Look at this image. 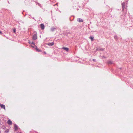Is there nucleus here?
Returning <instances> with one entry per match:
<instances>
[{"mask_svg": "<svg viewBox=\"0 0 133 133\" xmlns=\"http://www.w3.org/2000/svg\"><path fill=\"white\" fill-rule=\"evenodd\" d=\"M114 39L115 40H117V37L116 36H114Z\"/></svg>", "mask_w": 133, "mask_h": 133, "instance_id": "2eb2a0df", "label": "nucleus"}, {"mask_svg": "<svg viewBox=\"0 0 133 133\" xmlns=\"http://www.w3.org/2000/svg\"><path fill=\"white\" fill-rule=\"evenodd\" d=\"M55 29V28L54 27H52L51 28V30L52 31H54Z\"/></svg>", "mask_w": 133, "mask_h": 133, "instance_id": "f8f14e48", "label": "nucleus"}, {"mask_svg": "<svg viewBox=\"0 0 133 133\" xmlns=\"http://www.w3.org/2000/svg\"><path fill=\"white\" fill-rule=\"evenodd\" d=\"M108 63L109 64H112V62L111 61H109L108 62Z\"/></svg>", "mask_w": 133, "mask_h": 133, "instance_id": "ddd939ff", "label": "nucleus"}, {"mask_svg": "<svg viewBox=\"0 0 133 133\" xmlns=\"http://www.w3.org/2000/svg\"><path fill=\"white\" fill-rule=\"evenodd\" d=\"M89 38L91 39L92 41L93 39V37L92 36H90L89 37Z\"/></svg>", "mask_w": 133, "mask_h": 133, "instance_id": "4468645a", "label": "nucleus"}, {"mask_svg": "<svg viewBox=\"0 0 133 133\" xmlns=\"http://www.w3.org/2000/svg\"><path fill=\"white\" fill-rule=\"evenodd\" d=\"M1 33V31H0V33Z\"/></svg>", "mask_w": 133, "mask_h": 133, "instance_id": "5701e85b", "label": "nucleus"}, {"mask_svg": "<svg viewBox=\"0 0 133 133\" xmlns=\"http://www.w3.org/2000/svg\"><path fill=\"white\" fill-rule=\"evenodd\" d=\"M2 105V104H0V107H1V105Z\"/></svg>", "mask_w": 133, "mask_h": 133, "instance_id": "6ab92c4d", "label": "nucleus"}, {"mask_svg": "<svg viewBox=\"0 0 133 133\" xmlns=\"http://www.w3.org/2000/svg\"><path fill=\"white\" fill-rule=\"evenodd\" d=\"M93 61H95V59H93Z\"/></svg>", "mask_w": 133, "mask_h": 133, "instance_id": "412c9836", "label": "nucleus"}, {"mask_svg": "<svg viewBox=\"0 0 133 133\" xmlns=\"http://www.w3.org/2000/svg\"><path fill=\"white\" fill-rule=\"evenodd\" d=\"M46 44L49 46H52L54 44V43L52 42L51 43H47Z\"/></svg>", "mask_w": 133, "mask_h": 133, "instance_id": "423d86ee", "label": "nucleus"}, {"mask_svg": "<svg viewBox=\"0 0 133 133\" xmlns=\"http://www.w3.org/2000/svg\"><path fill=\"white\" fill-rule=\"evenodd\" d=\"M31 46L32 47H33V48H35V47L34 46Z\"/></svg>", "mask_w": 133, "mask_h": 133, "instance_id": "aec40b11", "label": "nucleus"}, {"mask_svg": "<svg viewBox=\"0 0 133 133\" xmlns=\"http://www.w3.org/2000/svg\"><path fill=\"white\" fill-rule=\"evenodd\" d=\"M14 128L15 130H16L18 129V127L15 124H14Z\"/></svg>", "mask_w": 133, "mask_h": 133, "instance_id": "0eeeda50", "label": "nucleus"}, {"mask_svg": "<svg viewBox=\"0 0 133 133\" xmlns=\"http://www.w3.org/2000/svg\"><path fill=\"white\" fill-rule=\"evenodd\" d=\"M8 124L9 125H11L12 124V121L10 119L8 120L7 121Z\"/></svg>", "mask_w": 133, "mask_h": 133, "instance_id": "39448f33", "label": "nucleus"}, {"mask_svg": "<svg viewBox=\"0 0 133 133\" xmlns=\"http://www.w3.org/2000/svg\"><path fill=\"white\" fill-rule=\"evenodd\" d=\"M35 49L36 51H37L38 52H40L41 51V50L39 49L36 46H35Z\"/></svg>", "mask_w": 133, "mask_h": 133, "instance_id": "1a4fd4ad", "label": "nucleus"}, {"mask_svg": "<svg viewBox=\"0 0 133 133\" xmlns=\"http://www.w3.org/2000/svg\"><path fill=\"white\" fill-rule=\"evenodd\" d=\"M122 11L124 10V8H125V3L124 2H123L122 4Z\"/></svg>", "mask_w": 133, "mask_h": 133, "instance_id": "f03ea898", "label": "nucleus"}, {"mask_svg": "<svg viewBox=\"0 0 133 133\" xmlns=\"http://www.w3.org/2000/svg\"><path fill=\"white\" fill-rule=\"evenodd\" d=\"M62 49H64L66 51H68L69 50V49L66 47H63L62 48Z\"/></svg>", "mask_w": 133, "mask_h": 133, "instance_id": "6e6552de", "label": "nucleus"}, {"mask_svg": "<svg viewBox=\"0 0 133 133\" xmlns=\"http://www.w3.org/2000/svg\"><path fill=\"white\" fill-rule=\"evenodd\" d=\"M44 54H46V52H44Z\"/></svg>", "mask_w": 133, "mask_h": 133, "instance_id": "4be33fe9", "label": "nucleus"}, {"mask_svg": "<svg viewBox=\"0 0 133 133\" xmlns=\"http://www.w3.org/2000/svg\"><path fill=\"white\" fill-rule=\"evenodd\" d=\"M31 41H29V44H31Z\"/></svg>", "mask_w": 133, "mask_h": 133, "instance_id": "f3484780", "label": "nucleus"}, {"mask_svg": "<svg viewBox=\"0 0 133 133\" xmlns=\"http://www.w3.org/2000/svg\"><path fill=\"white\" fill-rule=\"evenodd\" d=\"M37 38V34H35L34 35L33 37V39L34 40H36Z\"/></svg>", "mask_w": 133, "mask_h": 133, "instance_id": "f257e3e1", "label": "nucleus"}, {"mask_svg": "<svg viewBox=\"0 0 133 133\" xmlns=\"http://www.w3.org/2000/svg\"><path fill=\"white\" fill-rule=\"evenodd\" d=\"M1 107L2 108L4 109L5 110V105H4L3 104H2Z\"/></svg>", "mask_w": 133, "mask_h": 133, "instance_id": "9d476101", "label": "nucleus"}, {"mask_svg": "<svg viewBox=\"0 0 133 133\" xmlns=\"http://www.w3.org/2000/svg\"><path fill=\"white\" fill-rule=\"evenodd\" d=\"M13 32H14L15 33L16 32V30L15 29H14L13 30Z\"/></svg>", "mask_w": 133, "mask_h": 133, "instance_id": "a211bd4d", "label": "nucleus"}, {"mask_svg": "<svg viewBox=\"0 0 133 133\" xmlns=\"http://www.w3.org/2000/svg\"><path fill=\"white\" fill-rule=\"evenodd\" d=\"M40 26L41 28V29L43 30L44 29V26L43 24H42L40 25Z\"/></svg>", "mask_w": 133, "mask_h": 133, "instance_id": "20e7f679", "label": "nucleus"}, {"mask_svg": "<svg viewBox=\"0 0 133 133\" xmlns=\"http://www.w3.org/2000/svg\"><path fill=\"white\" fill-rule=\"evenodd\" d=\"M31 44H33V45H35V43L33 42H31Z\"/></svg>", "mask_w": 133, "mask_h": 133, "instance_id": "dca6fc26", "label": "nucleus"}, {"mask_svg": "<svg viewBox=\"0 0 133 133\" xmlns=\"http://www.w3.org/2000/svg\"><path fill=\"white\" fill-rule=\"evenodd\" d=\"M77 21L79 22H82L83 21V20L81 19L78 18L77 19Z\"/></svg>", "mask_w": 133, "mask_h": 133, "instance_id": "9b49d317", "label": "nucleus"}, {"mask_svg": "<svg viewBox=\"0 0 133 133\" xmlns=\"http://www.w3.org/2000/svg\"><path fill=\"white\" fill-rule=\"evenodd\" d=\"M96 50L97 51H98V50L103 51L104 50V49H103L101 48L100 47H98V48H97Z\"/></svg>", "mask_w": 133, "mask_h": 133, "instance_id": "7ed1b4c3", "label": "nucleus"}]
</instances>
